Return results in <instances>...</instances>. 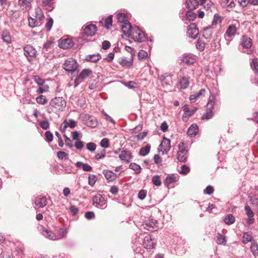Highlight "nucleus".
Masks as SVG:
<instances>
[{"label":"nucleus","instance_id":"obj_1","mask_svg":"<svg viewBox=\"0 0 258 258\" xmlns=\"http://www.w3.org/2000/svg\"><path fill=\"white\" fill-rule=\"evenodd\" d=\"M66 105V101L62 97H55L51 100L49 103V106L52 108V111H62Z\"/></svg>","mask_w":258,"mask_h":258},{"label":"nucleus","instance_id":"obj_2","mask_svg":"<svg viewBox=\"0 0 258 258\" xmlns=\"http://www.w3.org/2000/svg\"><path fill=\"white\" fill-rule=\"evenodd\" d=\"M157 228V221L153 219L145 221L140 227V229L144 232H146L145 230L155 231Z\"/></svg>","mask_w":258,"mask_h":258},{"label":"nucleus","instance_id":"obj_3","mask_svg":"<svg viewBox=\"0 0 258 258\" xmlns=\"http://www.w3.org/2000/svg\"><path fill=\"white\" fill-rule=\"evenodd\" d=\"M92 201L93 205L98 208L104 209L107 207L106 200L100 194H97L94 196Z\"/></svg>","mask_w":258,"mask_h":258},{"label":"nucleus","instance_id":"obj_4","mask_svg":"<svg viewBox=\"0 0 258 258\" xmlns=\"http://www.w3.org/2000/svg\"><path fill=\"white\" fill-rule=\"evenodd\" d=\"M24 55L29 61H32L36 57L37 54L36 50L31 45H27L23 48Z\"/></svg>","mask_w":258,"mask_h":258},{"label":"nucleus","instance_id":"obj_5","mask_svg":"<svg viewBox=\"0 0 258 258\" xmlns=\"http://www.w3.org/2000/svg\"><path fill=\"white\" fill-rule=\"evenodd\" d=\"M131 36L139 42H143L146 39L145 33L138 27L132 29Z\"/></svg>","mask_w":258,"mask_h":258},{"label":"nucleus","instance_id":"obj_6","mask_svg":"<svg viewBox=\"0 0 258 258\" xmlns=\"http://www.w3.org/2000/svg\"><path fill=\"white\" fill-rule=\"evenodd\" d=\"M179 151L177 153V159L181 162H184L187 158V150L183 142L178 144Z\"/></svg>","mask_w":258,"mask_h":258},{"label":"nucleus","instance_id":"obj_7","mask_svg":"<svg viewBox=\"0 0 258 258\" xmlns=\"http://www.w3.org/2000/svg\"><path fill=\"white\" fill-rule=\"evenodd\" d=\"M78 68L76 60L73 58H69L65 60L63 68L67 72H73Z\"/></svg>","mask_w":258,"mask_h":258},{"label":"nucleus","instance_id":"obj_8","mask_svg":"<svg viewBox=\"0 0 258 258\" xmlns=\"http://www.w3.org/2000/svg\"><path fill=\"white\" fill-rule=\"evenodd\" d=\"M241 45L244 49L243 50V52L247 54H250L251 53L252 40L250 38L246 36H243L241 39Z\"/></svg>","mask_w":258,"mask_h":258},{"label":"nucleus","instance_id":"obj_9","mask_svg":"<svg viewBox=\"0 0 258 258\" xmlns=\"http://www.w3.org/2000/svg\"><path fill=\"white\" fill-rule=\"evenodd\" d=\"M215 104L214 98L212 97V98H210L207 104L208 110L206 113L204 114L202 116V119H211L213 115V109Z\"/></svg>","mask_w":258,"mask_h":258},{"label":"nucleus","instance_id":"obj_10","mask_svg":"<svg viewBox=\"0 0 258 258\" xmlns=\"http://www.w3.org/2000/svg\"><path fill=\"white\" fill-rule=\"evenodd\" d=\"M199 34V31L195 23H191L187 28V36L192 39H196Z\"/></svg>","mask_w":258,"mask_h":258},{"label":"nucleus","instance_id":"obj_11","mask_svg":"<svg viewBox=\"0 0 258 258\" xmlns=\"http://www.w3.org/2000/svg\"><path fill=\"white\" fill-rule=\"evenodd\" d=\"M172 75L165 74L159 76V79L162 83L163 87L171 86L172 83Z\"/></svg>","mask_w":258,"mask_h":258},{"label":"nucleus","instance_id":"obj_12","mask_svg":"<svg viewBox=\"0 0 258 258\" xmlns=\"http://www.w3.org/2000/svg\"><path fill=\"white\" fill-rule=\"evenodd\" d=\"M83 121L87 126L91 127H95L98 124L97 120L94 116L87 114L84 116Z\"/></svg>","mask_w":258,"mask_h":258},{"label":"nucleus","instance_id":"obj_13","mask_svg":"<svg viewBox=\"0 0 258 258\" xmlns=\"http://www.w3.org/2000/svg\"><path fill=\"white\" fill-rule=\"evenodd\" d=\"M181 61L187 64H192L196 62V57L192 54H184L181 57Z\"/></svg>","mask_w":258,"mask_h":258},{"label":"nucleus","instance_id":"obj_14","mask_svg":"<svg viewBox=\"0 0 258 258\" xmlns=\"http://www.w3.org/2000/svg\"><path fill=\"white\" fill-rule=\"evenodd\" d=\"M41 233L45 237L50 240H55L60 239V238H57V236L53 232L49 231L44 228L42 229Z\"/></svg>","mask_w":258,"mask_h":258},{"label":"nucleus","instance_id":"obj_15","mask_svg":"<svg viewBox=\"0 0 258 258\" xmlns=\"http://www.w3.org/2000/svg\"><path fill=\"white\" fill-rule=\"evenodd\" d=\"M161 151L164 153H167L170 149V141L166 138H164L160 144Z\"/></svg>","mask_w":258,"mask_h":258},{"label":"nucleus","instance_id":"obj_16","mask_svg":"<svg viewBox=\"0 0 258 258\" xmlns=\"http://www.w3.org/2000/svg\"><path fill=\"white\" fill-rule=\"evenodd\" d=\"M143 245L145 248L148 249H151L154 247V243L151 236L148 235L145 237Z\"/></svg>","mask_w":258,"mask_h":258},{"label":"nucleus","instance_id":"obj_17","mask_svg":"<svg viewBox=\"0 0 258 258\" xmlns=\"http://www.w3.org/2000/svg\"><path fill=\"white\" fill-rule=\"evenodd\" d=\"M120 27L122 32L126 36H130L131 35L132 27L130 23L126 22L125 23L121 24Z\"/></svg>","mask_w":258,"mask_h":258},{"label":"nucleus","instance_id":"obj_18","mask_svg":"<svg viewBox=\"0 0 258 258\" xmlns=\"http://www.w3.org/2000/svg\"><path fill=\"white\" fill-rule=\"evenodd\" d=\"M96 27L94 25L90 24L86 26L84 29V33L87 36H93L96 32Z\"/></svg>","mask_w":258,"mask_h":258},{"label":"nucleus","instance_id":"obj_19","mask_svg":"<svg viewBox=\"0 0 258 258\" xmlns=\"http://www.w3.org/2000/svg\"><path fill=\"white\" fill-rule=\"evenodd\" d=\"M47 203V199L45 197H37L35 201V207L38 208H43Z\"/></svg>","mask_w":258,"mask_h":258},{"label":"nucleus","instance_id":"obj_20","mask_svg":"<svg viewBox=\"0 0 258 258\" xmlns=\"http://www.w3.org/2000/svg\"><path fill=\"white\" fill-rule=\"evenodd\" d=\"M119 157L121 160L128 163L131 161V153L128 151L122 150L119 154Z\"/></svg>","mask_w":258,"mask_h":258},{"label":"nucleus","instance_id":"obj_21","mask_svg":"<svg viewBox=\"0 0 258 258\" xmlns=\"http://www.w3.org/2000/svg\"><path fill=\"white\" fill-rule=\"evenodd\" d=\"M32 0H18V5L23 9L28 11L30 9Z\"/></svg>","mask_w":258,"mask_h":258},{"label":"nucleus","instance_id":"obj_22","mask_svg":"<svg viewBox=\"0 0 258 258\" xmlns=\"http://www.w3.org/2000/svg\"><path fill=\"white\" fill-rule=\"evenodd\" d=\"M213 34V28L212 26H209L205 28L203 31V36L206 39L211 38Z\"/></svg>","mask_w":258,"mask_h":258},{"label":"nucleus","instance_id":"obj_23","mask_svg":"<svg viewBox=\"0 0 258 258\" xmlns=\"http://www.w3.org/2000/svg\"><path fill=\"white\" fill-rule=\"evenodd\" d=\"M92 74V71L89 69H84L78 76V79L84 80Z\"/></svg>","mask_w":258,"mask_h":258},{"label":"nucleus","instance_id":"obj_24","mask_svg":"<svg viewBox=\"0 0 258 258\" xmlns=\"http://www.w3.org/2000/svg\"><path fill=\"white\" fill-rule=\"evenodd\" d=\"M29 25L31 27H35L37 26H39L42 24L41 20L35 18H33L32 17H30L29 18Z\"/></svg>","mask_w":258,"mask_h":258},{"label":"nucleus","instance_id":"obj_25","mask_svg":"<svg viewBox=\"0 0 258 258\" xmlns=\"http://www.w3.org/2000/svg\"><path fill=\"white\" fill-rule=\"evenodd\" d=\"M205 93L206 90L205 89H202L199 91V92L190 95L189 97V100L191 102H195L201 96L204 95L205 94Z\"/></svg>","mask_w":258,"mask_h":258},{"label":"nucleus","instance_id":"obj_26","mask_svg":"<svg viewBox=\"0 0 258 258\" xmlns=\"http://www.w3.org/2000/svg\"><path fill=\"white\" fill-rule=\"evenodd\" d=\"M186 7L189 10L195 9L199 5V2L197 0H186Z\"/></svg>","mask_w":258,"mask_h":258},{"label":"nucleus","instance_id":"obj_27","mask_svg":"<svg viewBox=\"0 0 258 258\" xmlns=\"http://www.w3.org/2000/svg\"><path fill=\"white\" fill-rule=\"evenodd\" d=\"M198 132V127L196 124H192L188 129L187 134L189 136H193L197 135Z\"/></svg>","mask_w":258,"mask_h":258},{"label":"nucleus","instance_id":"obj_28","mask_svg":"<svg viewBox=\"0 0 258 258\" xmlns=\"http://www.w3.org/2000/svg\"><path fill=\"white\" fill-rule=\"evenodd\" d=\"M197 110V108H195L192 110H187L186 112H184L182 118L183 121H187L188 118L191 116Z\"/></svg>","mask_w":258,"mask_h":258},{"label":"nucleus","instance_id":"obj_29","mask_svg":"<svg viewBox=\"0 0 258 258\" xmlns=\"http://www.w3.org/2000/svg\"><path fill=\"white\" fill-rule=\"evenodd\" d=\"M2 38L4 42L8 44L11 43L12 40L10 32L7 30H5L2 32Z\"/></svg>","mask_w":258,"mask_h":258},{"label":"nucleus","instance_id":"obj_30","mask_svg":"<svg viewBox=\"0 0 258 258\" xmlns=\"http://www.w3.org/2000/svg\"><path fill=\"white\" fill-rule=\"evenodd\" d=\"M176 180L177 178L174 175H169L166 177L164 183L166 186H169L170 184L176 181Z\"/></svg>","mask_w":258,"mask_h":258},{"label":"nucleus","instance_id":"obj_31","mask_svg":"<svg viewBox=\"0 0 258 258\" xmlns=\"http://www.w3.org/2000/svg\"><path fill=\"white\" fill-rule=\"evenodd\" d=\"M236 32V28L234 25H230L226 32V35L228 37H232L235 35Z\"/></svg>","mask_w":258,"mask_h":258},{"label":"nucleus","instance_id":"obj_32","mask_svg":"<svg viewBox=\"0 0 258 258\" xmlns=\"http://www.w3.org/2000/svg\"><path fill=\"white\" fill-rule=\"evenodd\" d=\"M189 81L188 78L185 77H182L179 81V84L181 88L186 89L189 86Z\"/></svg>","mask_w":258,"mask_h":258},{"label":"nucleus","instance_id":"obj_33","mask_svg":"<svg viewBox=\"0 0 258 258\" xmlns=\"http://www.w3.org/2000/svg\"><path fill=\"white\" fill-rule=\"evenodd\" d=\"M101 58V56L99 53L88 55L86 56V60L91 62H96Z\"/></svg>","mask_w":258,"mask_h":258},{"label":"nucleus","instance_id":"obj_34","mask_svg":"<svg viewBox=\"0 0 258 258\" xmlns=\"http://www.w3.org/2000/svg\"><path fill=\"white\" fill-rule=\"evenodd\" d=\"M103 174L105 178L109 181L114 180L115 178V174L110 170H106L103 171Z\"/></svg>","mask_w":258,"mask_h":258},{"label":"nucleus","instance_id":"obj_35","mask_svg":"<svg viewBox=\"0 0 258 258\" xmlns=\"http://www.w3.org/2000/svg\"><path fill=\"white\" fill-rule=\"evenodd\" d=\"M117 19L118 23L121 24L128 22L126 15L123 13H119L117 15Z\"/></svg>","mask_w":258,"mask_h":258},{"label":"nucleus","instance_id":"obj_36","mask_svg":"<svg viewBox=\"0 0 258 258\" xmlns=\"http://www.w3.org/2000/svg\"><path fill=\"white\" fill-rule=\"evenodd\" d=\"M151 146L147 145L144 147H142L140 151V155L142 156H145L148 155L150 151Z\"/></svg>","mask_w":258,"mask_h":258},{"label":"nucleus","instance_id":"obj_37","mask_svg":"<svg viewBox=\"0 0 258 258\" xmlns=\"http://www.w3.org/2000/svg\"><path fill=\"white\" fill-rule=\"evenodd\" d=\"M250 250L254 256L258 255V245L255 241L251 242Z\"/></svg>","mask_w":258,"mask_h":258},{"label":"nucleus","instance_id":"obj_38","mask_svg":"<svg viewBox=\"0 0 258 258\" xmlns=\"http://www.w3.org/2000/svg\"><path fill=\"white\" fill-rule=\"evenodd\" d=\"M224 222L226 224L231 225L235 222V218L232 214H228L224 218Z\"/></svg>","mask_w":258,"mask_h":258},{"label":"nucleus","instance_id":"obj_39","mask_svg":"<svg viewBox=\"0 0 258 258\" xmlns=\"http://www.w3.org/2000/svg\"><path fill=\"white\" fill-rule=\"evenodd\" d=\"M36 101L39 104L44 105L47 103V99L43 95H40L36 98Z\"/></svg>","mask_w":258,"mask_h":258},{"label":"nucleus","instance_id":"obj_40","mask_svg":"<svg viewBox=\"0 0 258 258\" xmlns=\"http://www.w3.org/2000/svg\"><path fill=\"white\" fill-rule=\"evenodd\" d=\"M216 238V242L218 244H225L226 242V237L225 236L220 234H218Z\"/></svg>","mask_w":258,"mask_h":258},{"label":"nucleus","instance_id":"obj_41","mask_svg":"<svg viewBox=\"0 0 258 258\" xmlns=\"http://www.w3.org/2000/svg\"><path fill=\"white\" fill-rule=\"evenodd\" d=\"M252 239L251 233L250 232H245L243 236V242L247 243Z\"/></svg>","mask_w":258,"mask_h":258},{"label":"nucleus","instance_id":"obj_42","mask_svg":"<svg viewBox=\"0 0 258 258\" xmlns=\"http://www.w3.org/2000/svg\"><path fill=\"white\" fill-rule=\"evenodd\" d=\"M196 17V14L192 12L191 10H189L186 12L185 18L186 20L189 21H194Z\"/></svg>","mask_w":258,"mask_h":258},{"label":"nucleus","instance_id":"obj_43","mask_svg":"<svg viewBox=\"0 0 258 258\" xmlns=\"http://www.w3.org/2000/svg\"><path fill=\"white\" fill-rule=\"evenodd\" d=\"M222 18L219 16L217 14H216L214 16V18L212 22V25H216L221 23L222 21Z\"/></svg>","mask_w":258,"mask_h":258},{"label":"nucleus","instance_id":"obj_44","mask_svg":"<svg viewBox=\"0 0 258 258\" xmlns=\"http://www.w3.org/2000/svg\"><path fill=\"white\" fill-rule=\"evenodd\" d=\"M206 43L201 40L198 39L197 42L196 47L200 51H202L205 48Z\"/></svg>","mask_w":258,"mask_h":258},{"label":"nucleus","instance_id":"obj_45","mask_svg":"<svg viewBox=\"0 0 258 258\" xmlns=\"http://www.w3.org/2000/svg\"><path fill=\"white\" fill-rule=\"evenodd\" d=\"M64 121L66 122L68 127H69L71 128H74L76 126V122L73 119H65Z\"/></svg>","mask_w":258,"mask_h":258},{"label":"nucleus","instance_id":"obj_46","mask_svg":"<svg viewBox=\"0 0 258 258\" xmlns=\"http://www.w3.org/2000/svg\"><path fill=\"white\" fill-rule=\"evenodd\" d=\"M119 63L124 67H130L132 64V61L127 59L126 57H122L119 60Z\"/></svg>","mask_w":258,"mask_h":258},{"label":"nucleus","instance_id":"obj_47","mask_svg":"<svg viewBox=\"0 0 258 258\" xmlns=\"http://www.w3.org/2000/svg\"><path fill=\"white\" fill-rule=\"evenodd\" d=\"M189 171H190L189 167L188 166H187V165L184 164V165H183L181 167V169L179 171V173L181 174L186 175L188 173H189Z\"/></svg>","mask_w":258,"mask_h":258},{"label":"nucleus","instance_id":"obj_48","mask_svg":"<svg viewBox=\"0 0 258 258\" xmlns=\"http://www.w3.org/2000/svg\"><path fill=\"white\" fill-rule=\"evenodd\" d=\"M97 180V176L95 175H90L88 177V184L93 186Z\"/></svg>","mask_w":258,"mask_h":258},{"label":"nucleus","instance_id":"obj_49","mask_svg":"<svg viewBox=\"0 0 258 258\" xmlns=\"http://www.w3.org/2000/svg\"><path fill=\"white\" fill-rule=\"evenodd\" d=\"M112 16H108L106 19L105 20V27L107 29H109L112 26Z\"/></svg>","mask_w":258,"mask_h":258},{"label":"nucleus","instance_id":"obj_50","mask_svg":"<svg viewBox=\"0 0 258 258\" xmlns=\"http://www.w3.org/2000/svg\"><path fill=\"white\" fill-rule=\"evenodd\" d=\"M130 168L136 171V173L138 174L141 172V168L140 166L135 163H132L130 165Z\"/></svg>","mask_w":258,"mask_h":258},{"label":"nucleus","instance_id":"obj_51","mask_svg":"<svg viewBox=\"0 0 258 258\" xmlns=\"http://www.w3.org/2000/svg\"><path fill=\"white\" fill-rule=\"evenodd\" d=\"M152 183L156 186H160L161 184V182L160 179L159 175H155L152 179Z\"/></svg>","mask_w":258,"mask_h":258},{"label":"nucleus","instance_id":"obj_52","mask_svg":"<svg viewBox=\"0 0 258 258\" xmlns=\"http://www.w3.org/2000/svg\"><path fill=\"white\" fill-rule=\"evenodd\" d=\"M71 135L73 139L76 141L79 140L82 137V134L77 131L72 132Z\"/></svg>","mask_w":258,"mask_h":258},{"label":"nucleus","instance_id":"obj_53","mask_svg":"<svg viewBox=\"0 0 258 258\" xmlns=\"http://www.w3.org/2000/svg\"><path fill=\"white\" fill-rule=\"evenodd\" d=\"M35 17L39 20H42L44 18L43 14L42 13V10L37 8L35 9Z\"/></svg>","mask_w":258,"mask_h":258},{"label":"nucleus","instance_id":"obj_54","mask_svg":"<svg viewBox=\"0 0 258 258\" xmlns=\"http://www.w3.org/2000/svg\"><path fill=\"white\" fill-rule=\"evenodd\" d=\"M249 198L251 204L256 207L258 206V198L256 196H250Z\"/></svg>","mask_w":258,"mask_h":258},{"label":"nucleus","instance_id":"obj_55","mask_svg":"<svg viewBox=\"0 0 258 258\" xmlns=\"http://www.w3.org/2000/svg\"><path fill=\"white\" fill-rule=\"evenodd\" d=\"M42 4L44 6H48L47 9L51 11L53 8L51 7V5L53 4L52 0H42Z\"/></svg>","mask_w":258,"mask_h":258},{"label":"nucleus","instance_id":"obj_56","mask_svg":"<svg viewBox=\"0 0 258 258\" xmlns=\"http://www.w3.org/2000/svg\"><path fill=\"white\" fill-rule=\"evenodd\" d=\"M45 136L46 140L47 142H48V143H50L51 141H52L53 139V136L51 132H50V131L46 132L45 134Z\"/></svg>","mask_w":258,"mask_h":258},{"label":"nucleus","instance_id":"obj_57","mask_svg":"<svg viewBox=\"0 0 258 258\" xmlns=\"http://www.w3.org/2000/svg\"><path fill=\"white\" fill-rule=\"evenodd\" d=\"M68 231L65 228H60L58 231L59 235L61 236V238H66L68 234Z\"/></svg>","mask_w":258,"mask_h":258},{"label":"nucleus","instance_id":"obj_58","mask_svg":"<svg viewBox=\"0 0 258 258\" xmlns=\"http://www.w3.org/2000/svg\"><path fill=\"white\" fill-rule=\"evenodd\" d=\"M100 146L104 148H107L109 147V140L107 138H103L100 142Z\"/></svg>","mask_w":258,"mask_h":258},{"label":"nucleus","instance_id":"obj_59","mask_svg":"<svg viewBox=\"0 0 258 258\" xmlns=\"http://www.w3.org/2000/svg\"><path fill=\"white\" fill-rule=\"evenodd\" d=\"M214 191V188L211 185L208 186L204 190V193L208 195H211Z\"/></svg>","mask_w":258,"mask_h":258},{"label":"nucleus","instance_id":"obj_60","mask_svg":"<svg viewBox=\"0 0 258 258\" xmlns=\"http://www.w3.org/2000/svg\"><path fill=\"white\" fill-rule=\"evenodd\" d=\"M53 20L52 18H50L47 20V22L46 24V28L47 30V31H50L52 28V26L53 25Z\"/></svg>","mask_w":258,"mask_h":258},{"label":"nucleus","instance_id":"obj_61","mask_svg":"<svg viewBox=\"0 0 258 258\" xmlns=\"http://www.w3.org/2000/svg\"><path fill=\"white\" fill-rule=\"evenodd\" d=\"M35 82L39 86H42L44 83V80L39 77V76H36L34 77Z\"/></svg>","mask_w":258,"mask_h":258},{"label":"nucleus","instance_id":"obj_62","mask_svg":"<svg viewBox=\"0 0 258 258\" xmlns=\"http://www.w3.org/2000/svg\"><path fill=\"white\" fill-rule=\"evenodd\" d=\"M96 148V145L94 143H89L87 144V149L93 152L95 150Z\"/></svg>","mask_w":258,"mask_h":258},{"label":"nucleus","instance_id":"obj_63","mask_svg":"<svg viewBox=\"0 0 258 258\" xmlns=\"http://www.w3.org/2000/svg\"><path fill=\"white\" fill-rule=\"evenodd\" d=\"M106 151L102 150L100 153H98L95 155V158L97 160L101 159L105 156Z\"/></svg>","mask_w":258,"mask_h":258},{"label":"nucleus","instance_id":"obj_64","mask_svg":"<svg viewBox=\"0 0 258 258\" xmlns=\"http://www.w3.org/2000/svg\"><path fill=\"white\" fill-rule=\"evenodd\" d=\"M251 66L253 68V70L258 73V59H253L252 60V63L251 64Z\"/></svg>","mask_w":258,"mask_h":258}]
</instances>
